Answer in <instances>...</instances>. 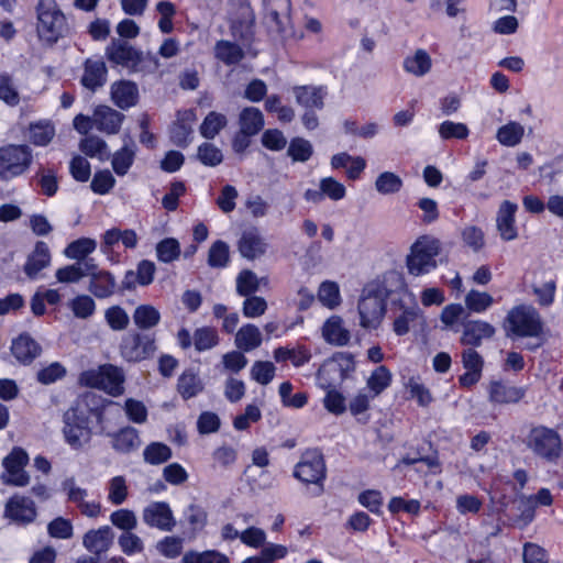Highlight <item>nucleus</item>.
<instances>
[{
  "mask_svg": "<svg viewBox=\"0 0 563 563\" xmlns=\"http://www.w3.org/2000/svg\"><path fill=\"white\" fill-rule=\"evenodd\" d=\"M504 330L508 338L530 339L525 344L528 351H537L545 343L541 316L531 305L520 303L512 307L505 318Z\"/></svg>",
  "mask_w": 563,
  "mask_h": 563,
  "instance_id": "1",
  "label": "nucleus"
},
{
  "mask_svg": "<svg viewBox=\"0 0 563 563\" xmlns=\"http://www.w3.org/2000/svg\"><path fill=\"white\" fill-rule=\"evenodd\" d=\"M93 411L95 409H88L81 401H76L64 411L60 431L64 442L71 450H82L90 443L93 435L90 418H95Z\"/></svg>",
  "mask_w": 563,
  "mask_h": 563,
  "instance_id": "2",
  "label": "nucleus"
},
{
  "mask_svg": "<svg viewBox=\"0 0 563 563\" xmlns=\"http://www.w3.org/2000/svg\"><path fill=\"white\" fill-rule=\"evenodd\" d=\"M35 12L36 33L43 43L52 46L70 34V24L56 0H38Z\"/></svg>",
  "mask_w": 563,
  "mask_h": 563,
  "instance_id": "3",
  "label": "nucleus"
},
{
  "mask_svg": "<svg viewBox=\"0 0 563 563\" xmlns=\"http://www.w3.org/2000/svg\"><path fill=\"white\" fill-rule=\"evenodd\" d=\"M440 251L441 243L438 239L430 235L418 238L406 256L408 274L419 277L431 273L438 266L437 256Z\"/></svg>",
  "mask_w": 563,
  "mask_h": 563,
  "instance_id": "4",
  "label": "nucleus"
},
{
  "mask_svg": "<svg viewBox=\"0 0 563 563\" xmlns=\"http://www.w3.org/2000/svg\"><path fill=\"white\" fill-rule=\"evenodd\" d=\"M294 477L306 485H312L309 495L320 496L324 490L327 467L323 455L317 450H308L302 453L295 465Z\"/></svg>",
  "mask_w": 563,
  "mask_h": 563,
  "instance_id": "5",
  "label": "nucleus"
},
{
  "mask_svg": "<svg viewBox=\"0 0 563 563\" xmlns=\"http://www.w3.org/2000/svg\"><path fill=\"white\" fill-rule=\"evenodd\" d=\"M355 371L353 354L347 352L335 353L325 360L316 375V384L321 389L336 388Z\"/></svg>",
  "mask_w": 563,
  "mask_h": 563,
  "instance_id": "6",
  "label": "nucleus"
},
{
  "mask_svg": "<svg viewBox=\"0 0 563 563\" xmlns=\"http://www.w3.org/2000/svg\"><path fill=\"white\" fill-rule=\"evenodd\" d=\"M79 383L86 387L103 390L114 397L122 395L124 391L123 372L111 364L82 372L79 376Z\"/></svg>",
  "mask_w": 563,
  "mask_h": 563,
  "instance_id": "7",
  "label": "nucleus"
},
{
  "mask_svg": "<svg viewBox=\"0 0 563 563\" xmlns=\"http://www.w3.org/2000/svg\"><path fill=\"white\" fill-rule=\"evenodd\" d=\"M526 444L536 455L553 462L562 451L561 438L553 429L538 426L530 430Z\"/></svg>",
  "mask_w": 563,
  "mask_h": 563,
  "instance_id": "8",
  "label": "nucleus"
},
{
  "mask_svg": "<svg viewBox=\"0 0 563 563\" xmlns=\"http://www.w3.org/2000/svg\"><path fill=\"white\" fill-rule=\"evenodd\" d=\"M32 158V152L26 145L0 147V179L8 180L24 174Z\"/></svg>",
  "mask_w": 563,
  "mask_h": 563,
  "instance_id": "9",
  "label": "nucleus"
},
{
  "mask_svg": "<svg viewBox=\"0 0 563 563\" xmlns=\"http://www.w3.org/2000/svg\"><path fill=\"white\" fill-rule=\"evenodd\" d=\"M267 27L283 38L294 35L290 0H263Z\"/></svg>",
  "mask_w": 563,
  "mask_h": 563,
  "instance_id": "10",
  "label": "nucleus"
},
{
  "mask_svg": "<svg viewBox=\"0 0 563 563\" xmlns=\"http://www.w3.org/2000/svg\"><path fill=\"white\" fill-rule=\"evenodd\" d=\"M93 416L97 423L96 434L111 437V446L115 452L129 454L141 446L140 434L135 428L128 426L114 433H110L104 424V410L97 409L93 411Z\"/></svg>",
  "mask_w": 563,
  "mask_h": 563,
  "instance_id": "11",
  "label": "nucleus"
},
{
  "mask_svg": "<svg viewBox=\"0 0 563 563\" xmlns=\"http://www.w3.org/2000/svg\"><path fill=\"white\" fill-rule=\"evenodd\" d=\"M386 312V299L379 295L363 289L358 301L360 325L365 329H376Z\"/></svg>",
  "mask_w": 563,
  "mask_h": 563,
  "instance_id": "12",
  "label": "nucleus"
},
{
  "mask_svg": "<svg viewBox=\"0 0 563 563\" xmlns=\"http://www.w3.org/2000/svg\"><path fill=\"white\" fill-rule=\"evenodd\" d=\"M27 462V453L21 448H14L3 460V483L18 487L26 486L30 483V475L24 470Z\"/></svg>",
  "mask_w": 563,
  "mask_h": 563,
  "instance_id": "13",
  "label": "nucleus"
},
{
  "mask_svg": "<svg viewBox=\"0 0 563 563\" xmlns=\"http://www.w3.org/2000/svg\"><path fill=\"white\" fill-rule=\"evenodd\" d=\"M143 521L161 531H172L176 526V519L169 505L165 501H154L147 505L142 514Z\"/></svg>",
  "mask_w": 563,
  "mask_h": 563,
  "instance_id": "14",
  "label": "nucleus"
},
{
  "mask_svg": "<svg viewBox=\"0 0 563 563\" xmlns=\"http://www.w3.org/2000/svg\"><path fill=\"white\" fill-rule=\"evenodd\" d=\"M155 342L147 335L133 334L123 339L121 354L129 362H139L151 356Z\"/></svg>",
  "mask_w": 563,
  "mask_h": 563,
  "instance_id": "15",
  "label": "nucleus"
},
{
  "mask_svg": "<svg viewBox=\"0 0 563 563\" xmlns=\"http://www.w3.org/2000/svg\"><path fill=\"white\" fill-rule=\"evenodd\" d=\"M4 516L19 525H27L36 517L35 504L25 496L14 495L5 504Z\"/></svg>",
  "mask_w": 563,
  "mask_h": 563,
  "instance_id": "16",
  "label": "nucleus"
},
{
  "mask_svg": "<svg viewBox=\"0 0 563 563\" xmlns=\"http://www.w3.org/2000/svg\"><path fill=\"white\" fill-rule=\"evenodd\" d=\"M488 400L493 405H510L519 402L526 395L523 387L504 380H492L487 386Z\"/></svg>",
  "mask_w": 563,
  "mask_h": 563,
  "instance_id": "17",
  "label": "nucleus"
},
{
  "mask_svg": "<svg viewBox=\"0 0 563 563\" xmlns=\"http://www.w3.org/2000/svg\"><path fill=\"white\" fill-rule=\"evenodd\" d=\"M518 205L510 200H504L496 214V227L504 241H512L518 236L516 227V212Z\"/></svg>",
  "mask_w": 563,
  "mask_h": 563,
  "instance_id": "18",
  "label": "nucleus"
},
{
  "mask_svg": "<svg viewBox=\"0 0 563 563\" xmlns=\"http://www.w3.org/2000/svg\"><path fill=\"white\" fill-rule=\"evenodd\" d=\"M321 336L330 345L345 346L351 340V332L340 316L332 314L323 322Z\"/></svg>",
  "mask_w": 563,
  "mask_h": 563,
  "instance_id": "19",
  "label": "nucleus"
},
{
  "mask_svg": "<svg viewBox=\"0 0 563 563\" xmlns=\"http://www.w3.org/2000/svg\"><path fill=\"white\" fill-rule=\"evenodd\" d=\"M366 287H368V291L375 292L387 300L390 295L405 288V280L401 273L390 269L367 284Z\"/></svg>",
  "mask_w": 563,
  "mask_h": 563,
  "instance_id": "20",
  "label": "nucleus"
},
{
  "mask_svg": "<svg viewBox=\"0 0 563 563\" xmlns=\"http://www.w3.org/2000/svg\"><path fill=\"white\" fill-rule=\"evenodd\" d=\"M495 328L483 320H472L464 324L461 342L465 345L479 346L484 340L495 335Z\"/></svg>",
  "mask_w": 563,
  "mask_h": 563,
  "instance_id": "21",
  "label": "nucleus"
},
{
  "mask_svg": "<svg viewBox=\"0 0 563 563\" xmlns=\"http://www.w3.org/2000/svg\"><path fill=\"white\" fill-rule=\"evenodd\" d=\"M137 52L129 42L114 38L107 46L106 56L115 65L131 68L134 59L137 58Z\"/></svg>",
  "mask_w": 563,
  "mask_h": 563,
  "instance_id": "22",
  "label": "nucleus"
},
{
  "mask_svg": "<svg viewBox=\"0 0 563 563\" xmlns=\"http://www.w3.org/2000/svg\"><path fill=\"white\" fill-rule=\"evenodd\" d=\"M266 243L256 228L243 231L239 241V251L247 260L262 256L266 251Z\"/></svg>",
  "mask_w": 563,
  "mask_h": 563,
  "instance_id": "23",
  "label": "nucleus"
},
{
  "mask_svg": "<svg viewBox=\"0 0 563 563\" xmlns=\"http://www.w3.org/2000/svg\"><path fill=\"white\" fill-rule=\"evenodd\" d=\"M51 252L48 245L44 241H37L34 250L27 256L23 271L27 277L35 279L38 273L49 266Z\"/></svg>",
  "mask_w": 563,
  "mask_h": 563,
  "instance_id": "24",
  "label": "nucleus"
},
{
  "mask_svg": "<svg viewBox=\"0 0 563 563\" xmlns=\"http://www.w3.org/2000/svg\"><path fill=\"white\" fill-rule=\"evenodd\" d=\"M123 119V114L113 108H96L93 113L95 128L107 134L118 133Z\"/></svg>",
  "mask_w": 563,
  "mask_h": 563,
  "instance_id": "25",
  "label": "nucleus"
},
{
  "mask_svg": "<svg viewBox=\"0 0 563 563\" xmlns=\"http://www.w3.org/2000/svg\"><path fill=\"white\" fill-rule=\"evenodd\" d=\"M113 541V532L110 527L104 526L97 530H90L84 536V547L95 554L106 552Z\"/></svg>",
  "mask_w": 563,
  "mask_h": 563,
  "instance_id": "26",
  "label": "nucleus"
},
{
  "mask_svg": "<svg viewBox=\"0 0 563 563\" xmlns=\"http://www.w3.org/2000/svg\"><path fill=\"white\" fill-rule=\"evenodd\" d=\"M11 351L19 362L27 364L40 355L41 346L33 338L24 333L12 341Z\"/></svg>",
  "mask_w": 563,
  "mask_h": 563,
  "instance_id": "27",
  "label": "nucleus"
},
{
  "mask_svg": "<svg viewBox=\"0 0 563 563\" xmlns=\"http://www.w3.org/2000/svg\"><path fill=\"white\" fill-rule=\"evenodd\" d=\"M107 67L101 59H87L84 65L81 84L90 90L101 87L106 82Z\"/></svg>",
  "mask_w": 563,
  "mask_h": 563,
  "instance_id": "28",
  "label": "nucleus"
},
{
  "mask_svg": "<svg viewBox=\"0 0 563 563\" xmlns=\"http://www.w3.org/2000/svg\"><path fill=\"white\" fill-rule=\"evenodd\" d=\"M136 156V145L134 142H124L123 146L115 151L111 157L113 172L122 177L125 176L132 167Z\"/></svg>",
  "mask_w": 563,
  "mask_h": 563,
  "instance_id": "29",
  "label": "nucleus"
},
{
  "mask_svg": "<svg viewBox=\"0 0 563 563\" xmlns=\"http://www.w3.org/2000/svg\"><path fill=\"white\" fill-rule=\"evenodd\" d=\"M111 98L115 106H135L139 99L136 84L130 80H120L111 86Z\"/></svg>",
  "mask_w": 563,
  "mask_h": 563,
  "instance_id": "30",
  "label": "nucleus"
},
{
  "mask_svg": "<svg viewBox=\"0 0 563 563\" xmlns=\"http://www.w3.org/2000/svg\"><path fill=\"white\" fill-rule=\"evenodd\" d=\"M402 66L408 74L416 77H423L431 70L432 59L427 51L418 48L412 55H408L404 59Z\"/></svg>",
  "mask_w": 563,
  "mask_h": 563,
  "instance_id": "31",
  "label": "nucleus"
},
{
  "mask_svg": "<svg viewBox=\"0 0 563 563\" xmlns=\"http://www.w3.org/2000/svg\"><path fill=\"white\" fill-rule=\"evenodd\" d=\"M261 330L252 323H247L239 329L235 334V345L243 352H250L262 344Z\"/></svg>",
  "mask_w": 563,
  "mask_h": 563,
  "instance_id": "32",
  "label": "nucleus"
},
{
  "mask_svg": "<svg viewBox=\"0 0 563 563\" xmlns=\"http://www.w3.org/2000/svg\"><path fill=\"white\" fill-rule=\"evenodd\" d=\"M393 382V374L385 365L377 366L366 379V389L375 397L379 396Z\"/></svg>",
  "mask_w": 563,
  "mask_h": 563,
  "instance_id": "33",
  "label": "nucleus"
},
{
  "mask_svg": "<svg viewBox=\"0 0 563 563\" xmlns=\"http://www.w3.org/2000/svg\"><path fill=\"white\" fill-rule=\"evenodd\" d=\"M292 92L300 106H320L327 95L322 86H298L292 89Z\"/></svg>",
  "mask_w": 563,
  "mask_h": 563,
  "instance_id": "34",
  "label": "nucleus"
},
{
  "mask_svg": "<svg viewBox=\"0 0 563 563\" xmlns=\"http://www.w3.org/2000/svg\"><path fill=\"white\" fill-rule=\"evenodd\" d=\"M214 56L225 65H234L242 60L244 52L236 43L220 40L214 45Z\"/></svg>",
  "mask_w": 563,
  "mask_h": 563,
  "instance_id": "35",
  "label": "nucleus"
},
{
  "mask_svg": "<svg viewBox=\"0 0 563 563\" xmlns=\"http://www.w3.org/2000/svg\"><path fill=\"white\" fill-rule=\"evenodd\" d=\"M177 390L184 399H190L203 390V384L195 372L185 371L178 378Z\"/></svg>",
  "mask_w": 563,
  "mask_h": 563,
  "instance_id": "36",
  "label": "nucleus"
},
{
  "mask_svg": "<svg viewBox=\"0 0 563 563\" xmlns=\"http://www.w3.org/2000/svg\"><path fill=\"white\" fill-rule=\"evenodd\" d=\"M55 135V128L49 121H38L31 123L29 128V139L36 146L47 145Z\"/></svg>",
  "mask_w": 563,
  "mask_h": 563,
  "instance_id": "37",
  "label": "nucleus"
},
{
  "mask_svg": "<svg viewBox=\"0 0 563 563\" xmlns=\"http://www.w3.org/2000/svg\"><path fill=\"white\" fill-rule=\"evenodd\" d=\"M523 134L525 129L521 124L509 122L497 130L496 139L501 145L514 147L521 142Z\"/></svg>",
  "mask_w": 563,
  "mask_h": 563,
  "instance_id": "38",
  "label": "nucleus"
},
{
  "mask_svg": "<svg viewBox=\"0 0 563 563\" xmlns=\"http://www.w3.org/2000/svg\"><path fill=\"white\" fill-rule=\"evenodd\" d=\"M464 302L470 311L475 313H484L495 303V299L490 294L486 291L471 289L466 294Z\"/></svg>",
  "mask_w": 563,
  "mask_h": 563,
  "instance_id": "39",
  "label": "nucleus"
},
{
  "mask_svg": "<svg viewBox=\"0 0 563 563\" xmlns=\"http://www.w3.org/2000/svg\"><path fill=\"white\" fill-rule=\"evenodd\" d=\"M90 291L98 298L111 296L115 289V279L109 272H99L90 280Z\"/></svg>",
  "mask_w": 563,
  "mask_h": 563,
  "instance_id": "40",
  "label": "nucleus"
},
{
  "mask_svg": "<svg viewBox=\"0 0 563 563\" xmlns=\"http://www.w3.org/2000/svg\"><path fill=\"white\" fill-rule=\"evenodd\" d=\"M264 126V118L257 108H244L240 114V129L255 135Z\"/></svg>",
  "mask_w": 563,
  "mask_h": 563,
  "instance_id": "41",
  "label": "nucleus"
},
{
  "mask_svg": "<svg viewBox=\"0 0 563 563\" xmlns=\"http://www.w3.org/2000/svg\"><path fill=\"white\" fill-rule=\"evenodd\" d=\"M133 320L140 329H151L158 324L161 313L152 305H141L135 309Z\"/></svg>",
  "mask_w": 563,
  "mask_h": 563,
  "instance_id": "42",
  "label": "nucleus"
},
{
  "mask_svg": "<svg viewBox=\"0 0 563 563\" xmlns=\"http://www.w3.org/2000/svg\"><path fill=\"white\" fill-rule=\"evenodd\" d=\"M318 299L322 306L329 309H335L339 307L342 300L339 285L331 280L321 283L318 289Z\"/></svg>",
  "mask_w": 563,
  "mask_h": 563,
  "instance_id": "43",
  "label": "nucleus"
},
{
  "mask_svg": "<svg viewBox=\"0 0 563 563\" xmlns=\"http://www.w3.org/2000/svg\"><path fill=\"white\" fill-rule=\"evenodd\" d=\"M97 247L95 240L81 238L71 242L64 251L66 257L70 260L81 261L91 254Z\"/></svg>",
  "mask_w": 563,
  "mask_h": 563,
  "instance_id": "44",
  "label": "nucleus"
},
{
  "mask_svg": "<svg viewBox=\"0 0 563 563\" xmlns=\"http://www.w3.org/2000/svg\"><path fill=\"white\" fill-rule=\"evenodd\" d=\"M183 563H230L229 558L216 550H206L202 552L188 551L181 559Z\"/></svg>",
  "mask_w": 563,
  "mask_h": 563,
  "instance_id": "45",
  "label": "nucleus"
},
{
  "mask_svg": "<svg viewBox=\"0 0 563 563\" xmlns=\"http://www.w3.org/2000/svg\"><path fill=\"white\" fill-rule=\"evenodd\" d=\"M236 292L242 297L252 296L260 289L261 280L257 275L250 271L243 269L236 276Z\"/></svg>",
  "mask_w": 563,
  "mask_h": 563,
  "instance_id": "46",
  "label": "nucleus"
},
{
  "mask_svg": "<svg viewBox=\"0 0 563 563\" xmlns=\"http://www.w3.org/2000/svg\"><path fill=\"white\" fill-rule=\"evenodd\" d=\"M144 461L151 465L165 463L172 457V450L162 442H152L143 451Z\"/></svg>",
  "mask_w": 563,
  "mask_h": 563,
  "instance_id": "47",
  "label": "nucleus"
},
{
  "mask_svg": "<svg viewBox=\"0 0 563 563\" xmlns=\"http://www.w3.org/2000/svg\"><path fill=\"white\" fill-rule=\"evenodd\" d=\"M80 151L90 157H97L101 161L109 157L107 143L98 136H88L79 144Z\"/></svg>",
  "mask_w": 563,
  "mask_h": 563,
  "instance_id": "48",
  "label": "nucleus"
},
{
  "mask_svg": "<svg viewBox=\"0 0 563 563\" xmlns=\"http://www.w3.org/2000/svg\"><path fill=\"white\" fill-rule=\"evenodd\" d=\"M402 187V179L395 173L383 172L375 180V189L382 195H393Z\"/></svg>",
  "mask_w": 563,
  "mask_h": 563,
  "instance_id": "49",
  "label": "nucleus"
},
{
  "mask_svg": "<svg viewBox=\"0 0 563 563\" xmlns=\"http://www.w3.org/2000/svg\"><path fill=\"white\" fill-rule=\"evenodd\" d=\"M219 342V336L213 328L202 327L194 333V345L198 352L214 347Z\"/></svg>",
  "mask_w": 563,
  "mask_h": 563,
  "instance_id": "50",
  "label": "nucleus"
},
{
  "mask_svg": "<svg viewBox=\"0 0 563 563\" xmlns=\"http://www.w3.org/2000/svg\"><path fill=\"white\" fill-rule=\"evenodd\" d=\"M180 255V245L176 239L166 238L157 243L156 256L163 263H172Z\"/></svg>",
  "mask_w": 563,
  "mask_h": 563,
  "instance_id": "51",
  "label": "nucleus"
},
{
  "mask_svg": "<svg viewBox=\"0 0 563 563\" xmlns=\"http://www.w3.org/2000/svg\"><path fill=\"white\" fill-rule=\"evenodd\" d=\"M128 497V485L123 476H114L108 484V501L112 505H121Z\"/></svg>",
  "mask_w": 563,
  "mask_h": 563,
  "instance_id": "52",
  "label": "nucleus"
},
{
  "mask_svg": "<svg viewBox=\"0 0 563 563\" xmlns=\"http://www.w3.org/2000/svg\"><path fill=\"white\" fill-rule=\"evenodd\" d=\"M159 67L161 63L155 54L151 52L143 53L139 51L137 58L134 59L131 69L144 74H155Z\"/></svg>",
  "mask_w": 563,
  "mask_h": 563,
  "instance_id": "53",
  "label": "nucleus"
},
{
  "mask_svg": "<svg viewBox=\"0 0 563 563\" xmlns=\"http://www.w3.org/2000/svg\"><path fill=\"white\" fill-rule=\"evenodd\" d=\"M227 124L224 115L210 112L200 125V132L206 139H213Z\"/></svg>",
  "mask_w": 563,
  "mask_h": 563,
  "instance_id": "54",
  "label": "nucleus"
},
{
  "mask_svg": "<svg viewBox=\"0 0 563 563\" xmlns=\"http://www.w3.org/2000/svg\"><path fill=\"white\" fill-rule=\"evenodd\" d=\"M69 308L76 318L87 319L95 313V300L88 295H79L69 302Z\"/></svg>",
  "mask_w": 563,
  "mask_h": 563,
  "instance_id": "55",
  "label": "nucleus"
},
{
  "mask_svg": "<svg viewBox=\"0 0 563 563\" xmlns=\"http://www.w3.org/2000/svg\"><path fill=\"white\" fill-rule=\"evenodd\" d=\"M419 314L420 311L417 307L405 309L401 314H399L394 321V332L399 336L407 334L410 330V327L419 318Z\"/></svg>",
  "mask_w": 563,
  "mask_h": 563,
  "instance_id": "56",
  "label": "nucleus"
},
{
  "mask_svg": "<svg viewBox=\"0 0 563 563\" xmlns=\"http://www.w3.org/2000/svg\"><path fill=\"white\" fill-rule=\"evenodd\" d=\"M532 290L537 297L538 303L543 307H549L554 301L556 282L554 278H550L540 285L534 284Z\"/></svg>",
  "mask_w": 563,
  "mask_h": 563,
  "instance_id": "57",
  "label": "nucleus"
},
{
  "mask_svg": "<svg viewBox=\"0 0 563 563\" xmlns=\"http://www.w3.org/2000/svg\"><path fill=\"white\" fill-rule=\"evenodd\" d=\"M312 152L311 143L301 137L292 139L287 151L295 162H307L311 157Z\"/></svg>",
  "mask_w": 563,
  "mask_h": 563,
  "instance_id": "58",
  "label": "nucleus"
},
{
  "mask_svg": "<svg viewBox=\"0 0 563 563\" xmlns=\"http://www.w3.org/2000/svg\"><path fill=\"white\" fill-rule=\"evenodd\" d=\"M110 521L113 526L126 532L132 531L137 526V518L135 514L125 508L113 511L110 515Z\"/></svg>",
  "mask_w": 563,
  "mask_h": 563,
  "instance_id": "59",
  "label": "nucleus"
},
{
  "mask_svg": "<svg viewBox=\"0 0 563 563\" xmlns=\"http://www.w3.org/2000/svg\"><path fill=\"white\" fill-rule=\"evenodd\" d=\"M115 185V178L108 169L97 172L91 180L90 188L97 195H107Z\"/></svg>",
  "mask_w": 563,
  "mask_h": 563,
  "instance_id": "60",
  "label": "nucleus"
},
{
  "mask_svg": "<svg viewBox=\"0 0 563 563\" xmlns=\"http://www.w3.org/2000/svg\"><path fill=\"white\" fill-rule=\"evenodd\" d=\"M405 386L409 390L410 396L417 399L419 406L427 407L432 402L433 398L430 390L420 383L418 377H410Z\"/></svg>",
  "mask_w": 563,
  "mask_h": 563,
  "instance_id": "61",
  "label": "nucleus"
},
{
  "mask_svg": "<svg viewBox=\"0 0 563 563\" xmlns=\"http://www.w3.org/2000/svg\"><path fill=\"white\" fill-rule=\"evenodd\" d=\"M199 161L210 167L218 166L223 161V154L219 147L211 143H202L198 147L197 154Z\"/></svg>",
  "mask_w": 563,
  "mask_h": 563,
  "instance_id": "62",
  "label": "nucleus"
},
{
  "mask_svg": "<svg viewBox=\"0 0 563 563\" xmlns=\"http://www.w3.org/2000/svg\"><path fill=\"white\" fill-rule=\"evenodd\" d=\"M128 419L134 423L142 424L147 420V408L141 401L134 398H128L123 406Z\"/></svg>",
  "mask_w": 563,
  "mask_h": 563,
  "instance_id": "63",
  "label": "nucleus"
},
{
  "mask_svg": "<svg viewBox=\"0 0 563 563\" xmlns=\"http://www.w3.org/2000/svg\"><path fill=\"white\" fill-rule=\"evenodd\" d=\"M229 258V245L225 242L217 241L210 246L208 264L211 267H225Z\"/></svg>",
  "mask_w": 563,
  "mask_h": 563,
  "instance_id": "64",
  "label": "nucleus"
}]
</instances>
